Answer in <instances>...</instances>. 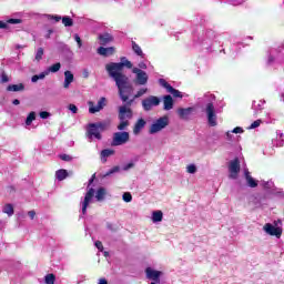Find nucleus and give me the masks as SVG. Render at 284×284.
Wrapping results in <instances>:
<instances>
[{"label":"nucleus","mask_w":284,"mask_h":284,"mask_svg":"<svg viewBox=\"0 0 284 284\" xmlns=\"http://www.w3.org/2000/svg\"><path fill=\"white\" fill-rule=\"evenodd\" d=\"M55 178L58 181H65L68 179V171L64 169H60L55 172Z\"/></svg>","instance_id":"30"},{"label":"nucleus","mask_w":284,"mask_h":284,"mask_svg":"<svg viewBox=\"0 0 284 284\" xmlns=\"http://www.w3.org/2000/svg\"><path fill=\"white\" fill-rule=\"evenodd\" d=\"M146 272V277L150 280V281H153L155 283H161V275L163 274V272L161 271H156L152 267H148L145 270Z\"/></svg>","instance_id":"16"},{"label":"nucleus","mask_w":284,"mask_h":284,"mask_svg":"<svg viewBox=\"0 0 284 284\" xmlns=\"http://www.w3.org/2000/svg\"><path fill=\"white\" fill-rule=\"evenodd\" d=\"M105 105V98H101L98 101V109L93 110V112H101V110H103V106Z\"/></svg>","instance_id":"41"},{"label":"nucleus","mask_w":284,"mask_h":284,"mask_svg":"<svg viewBox=\"0 0 284 284\" xmlns=\"http://www.w3.org/2000/svg\"><path fill=\"white\" fill-rule=\"evenodd\" d=\"M74 39L78 43V48H82L83 42L81 41V37H79V34H74Z\"/></svg>","instance_id":"50"},{"label":"nucleus","mask_w":284,"mask_h":284,"mask_svg":"<svg viewBox=\"0 0 284 284\" xmlns=\"http://www.w3.org/2000/svg\"><path fill=\"white\" fill-rule=\"evenodd\" d=\"M132 50L138 57L145 59V53H143V50L136 42H132Z\"/></svg>","instance_id":"27"},{"label":"nucleus","mask_w":284,"mask_h":284,"mask_svg":"<svg viewBox=\"0 0 284 284\" xmlns=\"http://www.w3.org/2000/svg\"><path fill=\"white\" fill-rule=\"evenodd\" d=\"M28 216L32 220L34 216H37V213L34 211H29Z\"/></svg>","instance_id":"57"},{"label":"nucleus","mask_w":284,"mask_h":284,"mask_svg":"<svg viewBox=\"0 0 284 284\" xmlns=\"http://www.w3.org/2000/svg\"><path fill=\"white\" fill-rule=\"evenodd\" d=\"M124 203H132V194L130 192H125L122 195Z\"/></svg>","instance_id":"42"},{"label":"nucleus","mask_w":284,"mask_h":284,"mask_svg":"<svg viewBox=\"0 0 284 284\" xmlns=\"http://www.w3.org/2000/svg\"><path fill=\"white\" fill-rule=\"evenodd\" d=\"M112 154H114V151L110 149H104L101 151L102 159H108V156H112Z\"/></svg>","instance_id":"40"},{"label":"nucleus","mask_w":284,"mask_h":284,"mask_svg":"<svg viewBox=\"0 0 284 284\" xmlns=\"http://www.w3.org/2000/svg\"><path fill=\"white\" fill-rule=\"evenodd\" d=\"M215 39L216 33L214 31H206L201 42L202 48H204L205 50H212V47L214 45V43H216Z\"/></svg>","instance_id":"9"},{"label":"nucleus","mask_w":284,"mask_h":284,"mask_svg":"<svg viewBox=\"0 0 284 284\" xmlns=\"http://www.w3.org/2000/svg\"><path fill=\"white\" fill-rule=\"evenodd\" d=\"M194 112V108L189 106V108H180L178 109V114L180 116V119H183L184 121H187V119H190V116H192V113Z\"/></svg>","instance_id":"17"},{"label":"nucleus","mask_w":284,"mask_h":284,"mask_svg":"<svg viewBox=\"0 0 284 284\" xmlns=\"http://www.w3.org/2000/svg\"><path fill=\"white\" fill-rule=\"evenodd\" d=\"M119 119H120V124L118 125V130L120 132H123L129 125L130 121L125 119H132V110L128 109V106L123 105L119 108Z\"/></svg>","instance_id":"5"},{"label":"nucleus","mask_w":284,"mask_h":284,"mask_svg":"<svg viewBox=\"0 0 284 284\" xmlns=\"http://www.w3.org/2000/svg\"><path fill=\"white\" fill-rule=\"evenodd\" d=\"M284 61L283 52L277 49H271L267 55V65H274L276 63H282Z\"/></svg>","instance_id":"11"},{"label":"nucleus","mask_w":284,"mask_h":284,"mask_svg":"<svg viewBox=\"0 0 284 284\" xmlns=\"http://www.w3.org/2000/svg\"><path fill=\"white\" fill-rule=\"evenodd\" d=\"M170 125V118L166 115L159 118L158 120L153 121L149 129L150 134H158L161 130H165Z\"/></svg>","instance_id":"6"},{"label":"nucleus","mask_w":284,"mask_h":284,"mask_svg":"<svg viewBox=\"0 0 284 284\" xmlns=\"http://www.w3.org/2000/svg\"><path fill=\"white\" fill-rule=\"evenodd\" d=\"M74 82V74L72 71H64V82H63V88L68 90L70 88V84Z\"/></svg>","instance_id":"19"},{"label":"nucleus","mask_w":284,"mask_h":284,"mask_svg":"<svg viewBox=\"0 0 284 284\" xmlns=\"http://www.w3.org/2000/svg\"><path fill=\"white\" fill-rule=\"evenodd\" d=\"M11 24V26H17L19 23H23V20L21 19H14V18H10L8 19L7 21H0V30H8L9 26L8 24Z\"/></svg>","instance_id":"18"},{"label":"nucleus","mask_w":284,"mask_h":284,"mask_svg":"<svg viewBox=\"0 0 284 284\" xmlns=\"http://www.w3.org/2000/svg\"><path fill=\"white\" fill-rule=\"evenodd\" d=\"M68 110H70L72 114H77V112H79V108H77L74 104H69Z\"/></svg>","instance_id":"48"},{"label":"nucleus","mask_w":284,"mask_h":284,"mask_svg":"<svg viewBox=\"0 0 284 284\" xmlns=\"http://www.w3.org/2000/svg\"><path fill=\"white\" fill-rule=\"evenodd\" d=\"M161 104V99L156 95H150L146 99L142 100V108L144 112H150L152 108H156Z\"/></svg>","instance_id":"10"},{"label":"nucleus","mask_w":284,"mask_h":284,"mask_svg":"<svg viewBox=\"0 0 284 284\" xmlns=\"http://www.w3.org/2000/svg\"><path fill=\"white\" fill-rule=\"evenodd\" d=\"M37 119V113L34 111L30 112L26 120V125H32V121Z\"/></svg>","instance_id":"37"},{"label":"nucleus","mask_w":284,"mask_h":284,"mask_svg":"<svg viewBox=\"0 0 284 284\" xmlns=\"http://www.w3.org/2000/svg\"><path fill=\"white\" fill-rule=\"evenodd\" d=\"M45 18L49 20V21H55V23H59V21H62V17L61 16H54V14H45Z\"/></svg>","instance_id":"38"},{"label":"nucleus","mask_w":284,"mask_h":284,"mask_svg":"<svg viewBox=\"0 0 284 284\" xmlns=\"http://www.w3.org/2000/svg\"><path fill=\"white\" fill-rule=\"evenodd\" d=\"M92 183H94V175L89 180V185H92Z\"/></svg>","instance_id":"62"},{"label":"nucleus","mask_w":284,"mask_h":284,"mask_svg":"<svg viewBox=\"0 0 284 284\" xmlns=\"http://www.w3.org/2000/svg\"><path fill=\"white\" fill-rule=\"evenodd\" d=\"M2 211L4 214H8V216H12V214H14V206H12V204H6Z\"/></svg>","instance_id":"35"},{"label":"nucleus","mask_w":284,"mask_h":284,"mask_svg":"<svg viewBox=\"0 0 284 284\" xmlns=\"http://www.w3.org/2000/svg\"><path fill=\"white\" fill-rule=\"evenodd\" d=\"M132 74H135V83L136 85H148V81L150 77L148 75V72L134 67L131 68Z\"/></svg>","instance_id":"7"},{"label":"nucleus","mask_w":284,"mask_h":284,"mask_svg":"<svg viewBox=\"0 0 284 284\" xmlns=\"http://www.w3.org/2000/svg\"><path fill=\"white\" fill-rule=\"evenodd\" d=\"M94 245L100 252H103V243H101V241H97Z\"/></svg>","instance_id":"54"},{"label":"nucleus","mask_w":284,"mask_h":284,"mask_svg":"<svg viewBox=\"0 0 284 284\" xmlns=\"http://www.w3.org/2000/svg\"><path fill=\"white\" fill-rule=\"evenodd\" d=\"M232 134H234V133H232V131L226 132L227 141H232V136H233Z\"/></svg>","instance_id":"58"},{"label":"nucleus","mask_w":284,"mask_h":284,"mask_svg":"<svg viewBox=\"0 0 284 284\" xmlns=\"http://www.w3.org/2000/svg\"><path fill=\"white\" fill-rule=\"evenodd\" d=\"M267 201V195H263V194H257L255 197H254V203L255 205H265V202Z\"/></svg>","instance_id":"29"},{"label":"nucleus","mask_w":284,"mask_h":284,"mask_svg":"<svg viewBox=\"0 0 284 284\" xmlns=\"http://www.w3.org/2000/svg\"><path fill=\"white\" fill-rule=\"evenodd\" d=\"M263 231L270 236H276V239H281V236L283 235V229L272 223H266L263 226Z\"/></svg>","instance_id":"12"},{"label":"nucleus","mask_w":284,"mask_h":284,"mask_svg":"<svg viewBox=\"0 0 284 284\" xmlns=\"http://www.w3.org/2000/svg\"><path fill=\"white\" fill-rule=\"evenodd\" d=\"M23 84H11L7 88L9 92H21L23 90Z\"/></svg>","instance_id":"34"},{"label":"nucleus","mask_w":284,"mask_h":284,"mask_svg":"<svg viewBox=\"0 0 284 284\" xmlns=\"http://www.w3.org/2000/svg\"><path fill=\"white\" fill-rule=\"evenodd\" d=\"M61 70V63L60 62H57V63H54L53 65H51L48 70H47V72H59Z\"/></svg>","instance_id":"39"},{"label":"nucleus","mask_w":284,"mask_h":284,"mask_svg":"<svg viewBox=\"0 0 284 284\" xmlns=\"http://www.w3.org/2000/svg\"><path fill=\"white\" fill-rule=\"evenodd\" d=\"M92 110H99V106H98V104L94 106V102L90 101L89 102V112H90V114H97V112H99V111H92Z\"/></svg>","instance_id":"43"},{"label":"nucleus","mask_w":284,"mask_h":284,"mask_svg":"<svg viewBox=\"0 0 284 284\" xmlns=\"http://www.w3.org/2000/svg\"><path fill=\"white\" fill-rule=\"evenodd\" d=\"M232 6H241V2L232 1Z\"/></svg>","instance_id":"64"},{"label":"nucleus","mask_w":284,"mask_h":284,"mask_svg":"<svg viewBox=\"0 0 284 284\" xmlns=\"http://www.w3.org/2000/svg\"><path fill=\"white\" fill-rule=\"evenodd\" d=\"M159 84L162 88H165L166 92H169V94H172V97H174L175 99H183V94L181 93V91L171 87L170 83H168V81H165V79H159Z\"/></svg>","instance_id":"13"},{"label":"nucleus","mask_w":284,"mask_h":284,"mask_svg":"<svg viewBox=\"0 0 284 284\" xmlns=\"http://www.w3.org/2000/svg\"><path fill=\"white\" fill-rule=\"evenodd\" d=\"M98 284H108V280H105V278H100V281H99Z\"/></svg>","instance_id":"60"},{"label":"nucleus","mask_w":284,"mask_h":284,"mask_svg":"<svg viewBox=\"0 0 284 284\" xmlns=\"http://www.w3.org/2000/svg\"><path fill=\"white\" fill-rule=\"evenodd\" d=\"M60 159H61L62 161H72V156H70V155H68V154H61V155H60Z\"/></svg>","instance_id":"55"},{"label":"nucleus","mask_w":284,"mask_h":284,"mask_svg":"<svg viewBox=\"0 0 284 284\" xmlns=\"http://www.w3.org/2000/svg\"><path fill=\"white\" fill-rule=\"evenodd\" d=\"M94 194L95 201H98V203H101L105 201V196H108V191L105 190V187H100L97 191H94L93 187L88 190L84 197L80 202L81 212L83 216L88 214V206L90 205V203H92V201H94Z\"/></svg>","instance_id":"2"},{"label":"nucleus","mask_w":284,"mask_h":284,"mask_svg":"<svg viewBox=\"0 0 284 284\" xmlns=\"http://www.w3.org/2000/svg\"><path fill=\"white\" fill-rule=\"evenodd\" d=\"M139 70H148V64L143 61L139 62L138 64Z\"/></svg>","instance_id":"52"},{"label":"nucleus","mask_w":284,"mask_h":284,"mask_svg":"<svg viewBox=\"0 0 284 284\" xmlns=\"http://www.w3.org/2000/svg\"><path fill=\"white\" fill-rule=\"evenodd\" d=\"M143 94H148V88H142L140 89L136 94L133 97V100H131L129 102V105H132V102L134 101V99H141V97H143Z\"/></svg>","instance_id":"32"},{"label":"nucleus","mask_w":284,"mask_h":284,"mask_svg":"<svg viewBox=\"0 0 284 284\" xmlns=\"http://www.w3.org/2000/svg\"><path fill=\"white\" fill-rule=\"evenodd\" d=\"M48 74H50V71L47 70L44 72L33 75L31 78V81H32V83H37V81L45 79V77H48Z\"/></svg>","instance_id":"31"},{"label":"nucleus","mask_w":284,"mask_h":284,"mask_svg":"<svg viewBox=\"0 0 284 284\" xmlns=\"http://www.w3.org/2000/svg\"><path fill=\"white\" fill-rule=\"evenodd\" d=\"M261 123H270V121H265V120L258 119V120L254 121V122L248 126V130H256V128H260V126H261Z\"/></svg>","instance_id":"36"},{"label":"nucleus","mask_w":284,"mask_h":284,"mask_svg":"<svg viewBox=\"0 0 284 284\" xmlns=\"http://www.w3.org/2000/svg\"><path fill=\"white\" fill-rule=\"evenodd\" d=\"M233 134H243V128L236 126L235 129L232 130Z\"/></svg>","instance_id":"51"},{"label":"nucleus","mask_w":284,"mask_h":284,"mask_svg":"<svg viewBox=\"0 0 284 284\" xmlns=\"http://www.w3.org/2000/svg\"><path fill=\"white\" fill-rule=\"evenodd\" d=\"M132 168H134V164H133L132 162H130V163L125 164V165L122 168V170H123L124 172H128V170H132Z\"/></svg>","instance_id":"49"},{"label":"nucleus","mask_w":284,"mask_h":284,"mask_svg":"<svg viewBox=\"0 0 284 284\" xmlns=\"http://www.w3.org/2000/svg\"><path fill=\"white\" fill-rule=\"evenodd\" d=\"M151 219L153 223H161L163 221V211H153Z\"/></svg>","instance_id":"28"},{"label":"nucleus","mask_w":284,"mask_h":284,"mask_svg":"<svg viewBox=\"0 0 284 284\" xmlns=\"http://www.w3.org/2000/svg\"><path fill=\"white\" fill-rule=\"evenodd\" d=\"M110 128V120L98 122V123H90L87 126V138L90 142H92V139H97L98 141H101L102 135L101 132H105Z\"/></svg>","instance_id":"4"},{"label":"nucleus","mask_w":284,"mask_h":284,"mask_svg":"<svg viewBox=\"0 0 284 284\" xmlns=\"http://www.w3.org/2000/svg\"><path fill=\"white\" fill-rule=\"evenodd\" d=\"M120 170H121V168H119V166H113L111 170H109V171L104 174V176H110V175H112V174H116V172H120Z\"/></svg>","instance_id":"46"},{"label":"nucleus","mask_w":284,"mask_h":284,"mask_svg":"<svg viewBox=\"0 0 284 284\" xmlns=\"http://www.w3.org/2000/svg\"><path fill=\"white\" fill-rule=\"evenodd\" d=\"M143 128H145V120L139 119L134 125L133 134H140Z\"/></svg>","instance_id":"26"},{"label":"nucleus","mask_w":284,"mask_h":284,"mask_svg":"<svg viewBox=\"0 0 284 284\" xmlns=\"http://www.w3.org/2000/svg\"><path fill=\"white\" fill-rule=\"evenodd\" d=\"M53 32H54V30L49 29V30L47 31V34L44 36L45 39H50V37H51V34H53Z\"/></svg>","instance_id":"56"},{"label":"nucleus","mask_w":284,"mask_h":284,"mask_svg":"<svg viewBox=\"0 0 284 284\" xmlns=\"http://www.w3.org/2000/svg\"><path fill=\"white\" fill-rule=\"evenodd\" d=\"M12 103H13V105H19L21 102H20L19 100H17V99H16V100H13V102H12Z\"/></svg>","instance_id":"63"},{"label":"nucleus","mask_w":284,"mask_h":284,"mask_svg":"<svg viewBox=\"0 0 284 284\" xmlns=\"http://www.w3.org/2000/svg\"><path fill=\"white\" fill-rule=\"evenodd\" d=\"M229 171L231 179H237L239 172H241V162L239 159H234L229 164Z\"/></svg>","instance_id":"14"},{"label":"nucleus","mask_w":284,"mask_h":284,"mask_svg":"<svg viewBox=\"0 0 284 284\" xmlns=\"http://www.w3.org/2000/svg\"><path fill=\"white\" fill-rule=\"evenodd\" d=\"M263 105H265V100L253 101L252 110L254 111V116H258L260 112L263 110Z\"/></svg>","instance_id":"22"},{"label":"nucleus","mask_w":284,"mask_h":284,"mask_svg":"<svg viewBox=\"0 0 284 284\" xmlns=\"http://www.w3.org/2000/svg\"><path fill=\"white\" fill-rule=\"evenodd\" d=\"M130 141V133L122 131V132H115L113 134V139L111 142V145L119 146V145H125Z\"/></svg>","instance_id":"8"},{"label":"nucleus","mask_w":284,"mask_h":284,"mask_svg":"<svg viewBox=\"0 0 284 284\" xmlns=\"http://www.w3.org/2000/svg\"><path fill=\"white\" fill-rule=\"evenodd\" d=\"M44 281L47 284H54V281H55L54 274L45 275Z\"/></svg>","instance_id":"44"},{"label":"nucleus","mask_w":284,"mask_h":284,"mask_svg":"<svg viewBox=\"0 0 284 284\" xmlns=\"http://www.w3.org/2000/svg\"><path fill=\"white\" fill-rule=\"evenodd\" d=\"M1 82H2V83H8V75L2 74V75H1Z\"/></svg>","instance_id":"59"},{"label":"nucleus","mask_w":284,"mask_h":284,"mask_svg":"<svg viewBox=\"0 0 284 284\" xmlns=\"http://www.w3.org/2000/svg\"><path fill=\"white\" fill-rule=\"evenodd\" d=\"M113 38L110 33H103L99 36L100 45H108V43L112 42Z\"/></svg>","instance_id":"25"},{"label":"nucleus","mask_w":284,"mask_h":284,"mask_svg":"<svg viewBox=\"0 0 284 284\" xmlns=\"http://www.w3.org/2000/svg\"><path fill=\"white\" fill-rule=\"evenodd\" d=\"M244 176H245L248 187H257L258 186V182L256 180H254V178H252V175H250V171L247 169L244 170Z\"/></svg>","instance_id":"23"},{"label":"nucleus","mask_w":284,"mask_h":284,"mask_svg":"<svg viewBox=\"0 0 284 284\" xmlns=\"http://www.w3.org/2000/svg\"><path fill=\"white\" fill-rule=\"evenodd\" d=\"M284 134L281 131L276 132V139L272 140V145L274 148H283L284 145V139H283Z\"/></svg>","instance_id":"20"},{"label":"nucleus","mask_w":284,"mask_h":284,"mask_svg":"<svg viewBox=\"0 0 284 284\" xmlns=\"http://www.w3.org/2000/svg\"><path fill=\"white\" fill-rule=\"evenodd\" d=\"M43 59V48H39L36 53V61H41Z\"/></svg>","instance_id":"47"},{"label":"nucleus","mask_w":284,"mask_h":284,"mask_svg":"<svg viewBox=\"0 0 284 284\" xmlns=\"http://www.w3.org/2000/svg\"><path fill=\"white\" fill-rule=\"evenodd\" d=\"M260 185L264 187L270 194H274L275 196H284L283 191H276V187L274 186V182L272 181H261Z\"/></svg>","instance_id":"15"},{"label":"nucleus","mask_w":284,"mask_h":284,"mask_svg":"<svg viewBox=\"0 0 284 284\" xmlns=\"http://www.w3.org/2000/svg\"><path fill=\"white\" fill-rule=\"evenodd\" d=\"M40 118H41V119H49V118H50V112L41 111V112H40Z\"/></svg>","instance_id":"53"},{"label":"nucleus","mask_w":284,"mask_h":284,"mask_svg":"<svg viewBox=\"0 0 284 284\" xmlns=\"http://www.w3.org/2000/svg\"><path fill=\"white\" fill-rule=\"evenodd\" d=\"M203 101L204 103H206L204 112L206 114L207 123L211 128H216V125L219 124L216 116V112H219V110L214 108V101H216V95L207 92L204 94Z\"/></svg>","instance_id":"3"},{"label":"nucleus","mask_w":284,"mask_h":284,"mask_svg":"<svg viewBox=\"0 0 284 284\" xmlns=\"http://www.w3.org/2000/svg\"><path fill=\"white\" fill-rule=\"evenodd\" d=\"M83 74H84V79H88V77H90V73L88 72V70H84Z\"/></svg>","instance_id":"61"},{"label":"nucleus","mask_w":284,"mask_h":284,"mask_svg":"<svg viewBox=\"0 0 284 284\" xmlns=\"http://www.w3.org/2000/svg\"><path fill=\"white\" fill-rule=\"evenodd\" d=\"M132 62L125 57L121 58V62H110L105 65L109 77H111L116 84L120 99L123 101V103H128L132 92H134V88L132 84H130V79L128 75L123 74L122 72L124 68L132 70Z\"/></svg>","instance_id":"1"},{"label":"nucleus","mask_w":284,"mask_h":284,"mask_svg":"<svg viewBox=\"0 0 284 284\" xmlns=\"http://www.w3.org/2000/svg\"><path fill=\"white\" fill-rule=\"evenodd\" d=\"M163 103H164V110H172L174 108V100L172 99V95H164L163 97Z\"/></svg>","instance_id":"24"},{"label":"nucleus","mask_w":284,"mask_h":284,"mask_svg":"<svg viewBox=\"0 0 284 284\" xmlns=\"http://www.w3.org/2000/svg\"><path fill=\"white\" fill-rule=\"evenodd\" d=\"M62 23L65 28H72V26H74V21L72 20V18L68 16L62 17Z\"/></svg>","instance_id":"33"},{"label":"nucleus","mask_w":284,"mask_h":284,"mask_svg":"<svg viewBox=\"0 0 284 284\" xmlns=\"http://www.w3.org/2000/svg\"><path fill=\"white\" fill-rule=\"evenodd\" d=\"M186 172H187L189 174H196V165H195V164H189V165L186 166Z\"/></svg>","instance_id":"45"},{"label":"nucleus","mask_w":284,"mask_h":284,"mask_svg":"<svg viewBox=\"0 0 284 284\" xmlns=\"http://www.w3.org/2000/svg\"><path fill=\"white\" fill-rule=\"evenodd\" d=\"M98 54L101 57H112L114 54V47H100L98 48Z\"/></svg>","instance_id":"21"}]
</instances>
